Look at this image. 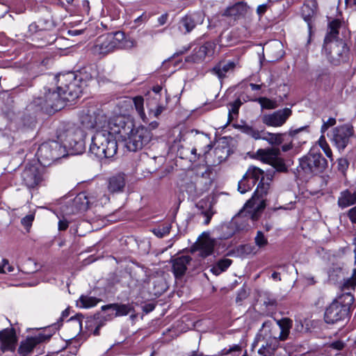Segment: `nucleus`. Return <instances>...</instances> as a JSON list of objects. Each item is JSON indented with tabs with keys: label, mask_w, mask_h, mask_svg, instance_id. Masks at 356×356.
<instances>
[{
	"label": "nucleus",
	"mask_w": 356,
	"mask_h": 356,
	"mask_svg": "<svg viewBox=\"0 0 356 356\" xmlns=\"http://www.w3.org/2000/svg\"><path fill=\"white\" fill-rule=\"evenodd\" d=\"M269 187V183L266 182L264 177H262L252 198L245 203L238 214L243 215L247 213L252 220H257L266 207V200L264 199V195L267 194Z\"/></svg>",
	"instance_id": "obj_6"
},
{
	"label": "nucleus",
	"mask_w": 356,
	"mask_h": 356,
	"mask_svg": "<svg viewBox=\"0 0 356 356\" xmlns=\"http://www.w3.org/2000/svg\"><path fill=\"white\" fill-rule=\"evenodd\" d=\"M215 241L209 237H204L198 239L193 246V250L200 252V255L207 257L213 253Z\"/></svg>",
	"instance_id": "obj_21"
},
{
	"label": "nucleus",
	"mask_w": 356,
	"mask_h": 356,
	"mask_svg": "<svg viewBox=\"0 0 356 356\" xmlns=\"http://www.w3.org/2000/svg\"><path fill=\"white\" fill-rule=\"evenodd\" d=\"M197 208L200 213L205 217L204 223L208 225L214 213L211 202L209 200H201L197 204Z\"/></svg>",
	"instance_id": "obj_26"
},
{
	"label": "nucleus",
	"mask_w": 356,
	"mask_h": 356,
	"mask_svg": "<svg viewBox=\"0 0 356 356\" xmlns=\"http://www.w3.org/2000/svg\"><path fill=\"white\" fill-rule=\"evenodd\" d=\"M332 347L337 350H342L344 347V343L341 341H334L332 343Z\"/></svg>",
	"instance_id": "obj_55"
},
{
	"label": "nucleus",
	"mask_w": 356,
	"mask_h": 356,
	"mask_svg": "<svg viewBox=\"0 0 356 356\" xmlns=\"http://www.w3.org/2000/svg\"><path fill=\"white\" fill-rule=\"evenodd\" d=\"M110 309L115 311L114 316L117 317L127 315L131 311L132 307L129 305L118 303L109 304L102 307L103 311Z\"/></svg>",
	"instance_id": "obj_27"
},
{
	"label": "nucleus",
	"mask_w": 356,
	"mask_h": 356,
	"mask_svg": "<svg viewBox=\"0 0 356 356\" xmlns=\"http://www.w3.org/2000/svg\"><path fill=\"white\" fill-rule=\"evenodd\" d=\"M341 26V22L338 19L332 20L329 24L330 31L326 35L325 38H329L330 40H335L337 39V36L339 35V29Z\"/></svg>",
	"instance_id": "obj_31"
},
{
	"label": "nucleus",
	"mask_w": 356,
	"mask_h": 356,
	"mask_svg": "<svg viewBox=\"0 0 356 356\" xmlns=\"http://www.w3.org/2000/svg\"><path fill=\"white\" fill-rule=\"evenodd\" d=\"M69 321L72 323H74V325L77 326L79 328V330H81L82 323H81V319L80 316H77L75 317H71L70 318Z\"/></svg>",
	"instance_id": "obj_50"
},
{
	"label": "nucleus",
	"mask_w": 356,
	"mask_h": 356,
	"mask_svg": "<svg viewBox=\"0 0 356 356\" xmlns=\"http://www.w3.org/2000/svg\"><path fill=\"white\" fill-rule=\"evenodd\" d=\"M74 133V129H70L66 131L65 134H58V138L64 143L63 145L56 140H50L41 144L37 152L38 159L40 164L44 166L51 165L55 161L67 154V145L73 147V143L79 145V143L72 138Z\"/></svg>",
	"instance_id": "obj_3"
},
{
	"label": "nucleus",
	"mask_w": 356,
	"mask_h": 356,
	"mask_svg": "<svg viewBox=\"0 0 356 356\" xmlns=\"http://www.w3.org/2000/svg\"><path fill=\"white\" fill-rule=\"evenodd\" d=\"M280 154L279 148L259 149L256 152L258 159L272 165L277 171L284 172L286 170V167L284 160L280 157Z\"/></svg>",
	"instance_id": "obj_10"
},
{
	"label": "nucleus",
	"mask_w": 356,
	"mask_h": 356,
	"mask_svg": "<svg viewBox=\"0 0 356 356\" xmlns=\"http://www.w3.org/2000/svg\"><path fill=\"white\" fill-rule=\"evenodd\" d=\"M109 127L125 142L129 151L136 152L147 145L152 139V133L144 127H134L133 122L117 117L109 121Z\"/></svg>",
	"instance_id": "obj_2"
},
{
	"label": "nucleus",
	"mask_w": 356,
	"mask_h": 356,
	"mask_svg": "<svg viewBox=\"0 0 356 356\" xmlns=\"http://www.w3.org/2000/svg\"><path fill=\"white\" fill-rule=\"evenodd\" d=\"M79 119L83 127L87 129L103 127L102 123L106 122V118L94 108L83 110Z\"/></svg>",
	"instance_id": "obj_12"
},
{
	"label": "nucleus",
	"mask_w": 356,
	"mask_h": 356,
	"mask_svg": "<svg viewBox=\"0 0 356 356\" xmlns=\"http://www.w3.org/2000/svg\"><path fill=\"white\" fill-rule=\"evenodd\" d=\"M13 270L14 268L9 264L8 261L3 259L1 264H0V273H11Z\"/></svg>",
	"instance_id": "obj_44"
},
{
	"label": "nucleus",
	"mask_w": 356,
	"mask_h": 356,
	"mask_svg": "<svg viewBox=\"0 0 356 356\" xmlns=\"http://www.w3.org/2000/svg\"><path fill=\"white\" fill-rule=\"evenodd\" d=\"M323 52L330 63L338 65L347 60L349 49L343 40L325 38Z\"/></svg>",
	"instance_id": "obj_7"
},
{
	"label": "nucleus",
	"mask_w": 356,
	"mask_h": 356,
	"mask_svg": "<svg viewBox=\"0 0 356 356\" xmlns=\"http://www.w3.org/2000/svg\"><path fill=\"white\" fill-rule=\"evenodd\" d=\"M277 345L266 341V345L263 344L258 350L259 356H270Z\"/></svg>",
	"instance_id": "obj_38"
},
{
	"label": "nucleus",
	"mask_w": 356,
	"mask_h": 356,
	"mask_svg": "<svg viewBox=\"0 0 356 356\" xmlns=\"http://www.w3.org/2000/svg\"><path fill=\"white\" fill-rule=\"evenodd\" d=\"M192 261L190 256L182 255L172 259V268L176 279L181 278L186 273L187 266Z\"/></svg>",
	"instance_id": "obj_18"
},
{
	"label": "nucleus",
	"mask_w": 356,
	"mask_h": 356,
	"mask_svg": "<svg viewBox=\"0 0 356 356\" xmlns=\"http://www.w3.org/2000/svg\"><path fill=\"white\" fill-rule=\"evenodd\" d=\"M56 90L44 87L33 103L46 112L57 111L64 106L65 102H72L79 97L81 92L77 86L76 77L72 72L56 76Z\"/></svg>",
	"instance_id": "obj_1"
},
{
	"label": "nucleus",
	"mask_w": 356,
	"mask_h": 356,
	"mask_svg": "<svg viewBox=\"0 0 356 356\" xmlns=\"http://www.w3.org/2000/svg\"><path fill=\"white\" fill-rule=\"evenodd\" d=\"M241 104H242V102L240 100V99H237L234 102L229 104L231 108L229 110V114H228V122H232L234 119L232 114L238 115V109H239L240 106H241Z\"/></svg>",
	"instance_id": "obj_42"
},
{
	"label": "nucleus",
	"mask_w": 356,
	"mask_h": 356,
	"mask_svg": "<svg viewBox=\"0 0 356 356\" xmlns=\"http://www.w3.org/2000/svg\"><path fill=\"white\" fill-rule=\"evenodd\" d=\"M348 287H355L356 285V268H354L352 277L346 283Z\"/></svg>",
	"instance_id": "obj_48"
},
{
	"label": "nucleus",
	"mask_w": 356,
	"mask_h": 356,
	"mask_svg": "<svg viewBox=\"0 0 356 356\" xmlns=\"http://www.w3.org/2000/svg\"><path fill=\"white\" fill-rule=\"evenodd\" d=\"M329 79H330V76H329L328 74H322L318 76V77L317 78L316 81L318 83H322V82L323 81H327Z\"/></svg>",
	"instance_id": "obj_58"
},
{
	"label": "nucleus",
	"mask_w": 356,
	"mask_h": 356,
	"mask_svg": "<svg viewBox=\"0 0 356 356\" xmlns=\"http://www.w3.org/2000/svg\"><path fill=\"white\" fill-rule=\"evenodd\" d=\"M353 135V127L349 124L336 127L327 133L330 141L339 152L344 150Z\"/></svg>",
	"instance_id": "obj_9"
},
{
	"label": "nucleus",
	"mask_w": 356,
	"mask_h": 356,
	"mask_svg": "<svg viewBox=\"0 0 356 356\" xmlns=\"http://www.w3.org/2000/svg\"><path fill=\"white\" fill-rule=\"evenodd\" d=\"M246 12V6L243 3H238L234 6L229 8L225 11L226 15L237 16L241 15Z\"/></svg>",
	"instance_id": "obj_32"
},
{
	"label": "nucleus",
	"mask_w": 356,
	"mask_h": 356,
	"mask_svg": "<svg viewBox=\"0 0 356 356\" xmlns=\"http://www.w3.org/2000/svg\"><path fill=\"white\" fill-rule=\"evenodd\" d=\"M232 261L229 259H222L211 268V272L215 275H219L225 271L232 264Z\"/></svg>",
	"instance_id": "obj_29"
},
{
	"label": "nucleus",
	"mask_w": 356,
	"mask_h": 356,
	"mask_svg": "<svg viewBox=\"0 0 356 356\" xmlns=\"http://www.w3.org/2000/svg\"><path fill=\"white\" fill-rule=\"evenodd\" d=\"M258 102L260 104L261 108L265 109H274L278 106L276 101L270 99L267 97L259 98Z\"/></svg>",
	"instance_id": "obj_41"
},
{
	"label": "nucleus",
	"mask_w": 356,
	"mask_h": 356,
	"mask_svg": "<svg viewBox=\"0 0 356 356\" xmlns=\"http://www.w3.org/2000/svg\"><path fill=\"white\" fill-rule=\"evenodd\" d=\"M115 135L118 134L110 129L108 122L107 129L97 130L92 136L89 152L99 159L113 157L118 150Z\"/></svg>",
	"instance_id": "obj_5"
},
{
	"label": "nucleus",
	"mask_w": 356,
	"mask_h": 356,
	"mask_svg": "<svg viewBox=\"0 0 356 356\" xmlns=\"http://www.w3.org/2000/svg\"><path fill=\"white\" fill-rule=\"evenodd\" d=\"M307 128V127H302L300 128H298V129H294V130H291L289 131V134L290 136H296V134H298L299 132L305 130V129Z\"/></svg>",
	"instance_id": "obj_63"
},
{
	"label": "nucleus",
	"mask_w": 356,
	"mask_h": 356,
	"mask_svg": "<svg viewBox=\"0 0 356 356\" xmlns=\"http://www.w3.org/2000/svg\"><path fill=\"white\" fill-rule=\"evenodd\" d=\"M42 341V336L26 338L25 340L21 341L18 348V353L20 356H27L31 354L34 348Z\"/></svg>",
	"instance_id": "obj_22"
},
{
	"label": "nucleus",
	"mask_w": 356,
	"mask_h": 356,
	"mask_svg": "<svg viewBox=\"0 0 356 356\" xmlns=\"http://www.w3.org/2000/svg\"><path fill=\"white\" fill-rule=\"evenodd\" d=\"M264 173V171L260 168L255 166H251L248 168L245 175L246 177H248V178H250L251 180H254V182L256 184L259 179H262Z\"/></svg>",
	"instance_id": "obj_33"
},
{
	"label": "nucleus",
	"mask_w": 356,
	"mask_h": 356,
	"mask_svg": "<svg viewBox=\"0 0 356 356\" xmlns=\"http://www.w3.org/2000/svg\"><path fill=\"white\" fill-rule=\"evenodd\" d=\"M284 134H273L268 131H262L261 139L266 140L268 144L271 145H280L283 141Z\"/></svg>",
	"instance_id": "obj_28"
},
{
	"label": "nucleus",
	"mask_w": 356,
	"mask_h": 356,
	"mask_svg": "<svg viewBox=\"0 0 356 356\" xmlns=\"http://www.w3.org/2000/svg\"><path fill=\"white\" fill-rule=\"evenodd\" d=\"M247 296V293L245 289H241V291L238 293V296L236 298V301L241 300Z\"/></svg>",
	"instance_id": "obj_64"
},
{
	"label": "nucleus",
	"mask_w": 356,
	"mask_h": 356,
	"mask_svg": "<svg viewBox=\"0 0 356 356\" xmlns=\"http://www.w3.org/2000/svg\"><path fill=\"white\" fill-rule=\"evenodd\" d=\"M216 46V44L214 42L209 41L205 42L199 47L198 50L195 51L193 56L187 57L186 61L197 63L203 60L207 56H212L214 53Z\"/></svg>",
	"instance_id": "obj_19"
},
{
	"label": "nucleus",
	"mask_w": 356,
	"mask_h": 356,
	"mask_svg": "<svg viewBox=\"0 0 356 356\" xmlns=\"http://www.w3.org/2000/svg\"><path fill=\"white\" fill-rule=\"evenodd\" d=\"M318 143L319 145V146L322 148L325 147V146L328 145V143H327L326 140H325V138L323 135H322L318 141Z\"/></svg>",
	"instance_id": "obj_59"
},
{
	"label": "nucleus",
	"mask_w": 356,
	"mask_h": 356,
	"mask_svg": "<svg viewBox=\"0 0 356 356\" xmlns=\"http://www.w3.org/2000/svg\"><path fill=\"white\" fill-rule=\"evenodd\" d=\"M299 166L307 175H314L323 172L327 166V160L315 150H310L300 159Z\"/></svg>",
	"instance_id": "obj_8"
},
{
	"label": "nucleus",
	"mask_w": 356,
	"mask_h": 356,
	"mask_svg": "<svg viewBox=\"0 0 356 356\" xmlns=\"http://www.w3.org/2000/svg\"><path fill=\"white\" fill-rule=\"evenodd\" d=\"M241 129L243 133L251 136L255 140L261 139L262 131H259V130H257L248 125L241 127Z\"/></svg>",
	"instance_id": "obj_39"
},
{
	"label": "nucleus",
	"mask_w": 356,
	"mask_h": 356,
	"mask_svg": "<svg viewBox=\"0 0 356 356\" xmlns=\"http://www.w3.org/2000/svg\"><path fill=\"white\" fill-rule=\"evenodd\" d=\"M323 151L324 152L327 158L330 159V161H333V155L331 148L330 147L329 145L325 146V147L322 148Z\"/></svg>",
	"instance_id": "obj_53"
},
{
	"label": "nucleus",
	"mask_w": 356,
	"mask_h": 356,
	"mask_svg": "<svg viewBox=\"0 0 356 356\" xmlns=\"http://www.w3.org/2000/svg\"><path fill=\"white\" fill-rule=\"evenodd\" d=\"M255 184H256L254 182V180H251L250 178H248V177H246V175H244L243 178L238 182V191L241 193L243 194L251 190Z\"/></svg>",
	"instance_id": "obj_30"
},
{
	"label": "nucleus",
	"mask_w": 356,
	"mask_h": 356,
	"mask_svg": "<svg viewBox=\"0 0 356 356\" xmlns=\"http://www.w3.org/2000/svg\"><path fill=\"white\" fill-rule=\"evenodd\" d=\"M268 9V5L266 3H264L261 5H259L257 8V13L259 15L261 16L263 15Z\"/></svg>",
	"instance_id": "obj_51"
},
{
	"label": "nucleus",
	"mask_w": 356,
	"mask_h": 356,
	"mask_svg": "<svg viewBox=\"0 0 356 356\" xmlns=\"http://www.w3.org/2000/svg\"><path fill=\"white\" fill-rule=\"evenodd\" d=\"M242 250L245 254H256L258 252V250L255 246H253L250 244H245L242 246Z\"/></svg>",
	"instance_id": "obj_46"
},
{
	"label": "nucleus",
	"mask_w": 356,
	"mask_h": 356,
	"mask_svg": "<svg viewBox=\"0 0 356 356\" xmlns=\"http://www.w3.org/2000/svg\"><path fill=\"white\" fill-rule=\"evenodd\" d=\"M347 6L353 10H356V0H345Z\"/></svg>",
	"instance_id": "obj_61"
},
{
	"label": "nucleus",
	"mask_w": 356,
	"mask_h": 356,
	"mask_svg": "<svg viewBox=\"0 0 356 356\" xmlns=\"http://www.w3.org/2000/svg\"><path fill=\"white\" fill-rule=\"evenodd\" d=\"M336 122V119L334 118H330L327 121H323V123L325 124L328 127L334 126Z\"/></svg>",
	"instance_id": "obj_62"
},
{
	"label": "nucleus",
	"mask_w": 356,
	"mask_h": 356,
	"mask_svg": "<svg viewBox=\"0 0 356 356\" xmlns=\"http://www.w3.org/2000/svg\"><path fill=\"white\" fill-rule=\"evenodd\" d=\"M356 203V189H346L340 193L338 198V205L343 209Z\"/></svg>",
	"instance_id": "obj_25"
},
{
	"label": "nucleus",
	"mask_w": 356,
	"mask_h": 356,
	"mask_svg": "<svg viewBox=\"0 0 356 356\" xmlns=\"http://www.w3.org/2000/svg\"><path fill=\"white\" fill-rule=\"evenodd\" d=\"M348 161L346 159L341 158L337 161L338 170L344 173L348 168Z\"/></svg>",
	"instance_id": "obj_45"
},
{
	"label": "nucleus",
	"mask_w": 356,
	"mask_h": 356,
	"mask_svg": "<svg viewBox=\"0 0 356 356\" xmlns=\"http://www.w3.org/2000/svg\"><path fill=\"white\" fill-rule=\"evenodd\" d=\"M165 108L164 106H161V105H158L155 109V111H154V117H158L163 111H164ZM152 112H153V111L151 110Z\"/></svg>",
	"instance_id": "obj_56"
},
{
	"label": "nucleus",
	"mask_w": 356,
	"mask_h": 356,
	"mask_svg": "<svg viewBox=\"0 0 356 356\" xmlns=\"http://www.w3.org/2000/svg\"><path fill=\"white\" fill-rule=\"evenodd\" d=\"M170 229L171 225L166 223L159 226L158 228L154 229L153 232L158 237L162 238L169 234Z\"/></svg>",
	"instance_id": "obj_43"
},
{
	"label": "nucleus",
	"mask_w": 356,
	"mask_h": 356,
	"mask_svg": "<svg viewBox=\"0 0 356 356\" xmlns=\"http://www.w3.org/2000/svg\"><path fill=\"white\" fill-rule=\"evenodd\" d=\"M348 216L352 223L356 224V207H353L348 211Z\"/></svg>",
	"instance_id": "obj_49"
},
{
	"label": "nucleus",
	"mask_w": 356,
	"mask_h": 356,
	"mask_svg": "<svg viewBox=\"0 0 356 356\" xmlns=\"http://www.w3.org/2000/svg\"><path fill=\"white\" fill-rule=\"evenodd\" d=\"M126 184L125 175L118 173L109 178L108 181V190L110 193H121Z\"/></svg>",
	"instance_id": "obj_23"
},
{
	"label": "nucleus",
	"mask_w": 356,
	"mask_h": 356,
	"mask_svg": "<svg viewBox=\"0 0 356 356\" xmlns=\"http://www.w3.org/2000/svg\"><path fill=\"white\" fill-rule=\"evenodd\" d=\"M276 323L278 327V339L281 341H284L289 337L293 321L289 318H282L280 320H277Z\"/></svg>",
	"instance_id": "obj_24"
},
{
	"label": "nucleus",
	"mask_w": 356,
	"mask_h": 356,
	"mask_svg": "<svg viewBox=\"0 0 356 356\" xmlns=\"http://www.w3.org/2000/svg\"><path fill=\"white\" fill-rule=\"evenodd\" d=\"M23 183L29 188L38 186L43 180V176L35 165H27L22 172Z\"/></svg>",
	"instance_id": "obj_15"
},
{
	"label": "nucleus",
	"mask_w": 356,
	"mask_h": 356,
	"mask_svg": "<svg viewBox=\"0 0 356 356\" xmlns=\"http://www.w3.org/2000/svg\"><path fill=\"white\" fill-rule=\"evenodd\" d=\"M204 20L203 13L200 11L189 13L180 18L178 29L183 34L186 35L193 31L197 26L202 24Z\"/></svg>",
	"instance_id": "obj_11"
},
{
	"label": "nucleus",
	"mask_w": 356,
	"mask_h": 356,
	"mask_svg": "<svg viewBox=\"0 0 356 356\" xmlns=\"http://www.w3.org/2000/svg\"><path fill=\"white\" fill-rule=\"evenodd\" d=\"M168 18V15L167 13H164V14L161 15L160 17H159L158 19H157L159 25H160V26L164 25L167 22Z\"/></svg>",
	"instance_id": "obj_54"
},
{
	"label": "nucleus",
	"mask_w": 356,
	"mask_h": 356,
	"mask_svg": "<svg viewBox=\"0 0 356 356\" xmlns=\"http://www.w3.org/2000/svg\"><path fill=\"white\" fill-rule=\"evenodd\" d=\"M79 301L81 305V307L84 308H90L97 305V304L100 302L101 300L95 297L81 296L79 298Z\"/></svg>",
	"instance_id": "obj_35"
},
{
	"label": "nucleus",
	"mask_w": 356,
	"mask_h": 356,
	"mask_svg": "<svg viewBox=\"0 0 356 356\" xmlns=\"http://www.w3.org/2000/svg\"><path fill=\"white\" fill-rule=\"evenodd\" d=\"M17 342L15 330L13 328H6L0 331L1 349L3 352L14 351Z\"/></svg>",
	"instance_id": "obj_17"
},
{
	"label": "nucleus",
	"mask_w": 356,
	"mask_h": 356,
	"mask_svg": "<svg viewBox=\"0 0 356 356\" xmlns=\"http://www.w3.org/2000/svg\"><path fill=\"white\" fill-rule=\"evenodd\" d=\"M34 216L33 215H27L24 218L22 219V223L25 227H29L31 225L32 222L33 221Z\"/></svg>",
	"instance_id": "obj_47"
},
{
	"label": "nucleus",
	"mask_w": 356,
	"mask_h": 356,
	"mask_svg": "<svg viewBox=\"0 0 356 356\" xmlns=\"http://www.w3.org/2000/svg\"><path fill=\"white\" fill-rule=\"evenodd\" d=\"M68 221L65 219L60 220L58 222V229L60 231H64L68 227Z\"/></svg>",
	"instance_id": "obj_52"
},
{
	"label": "nucleus",
	"mask_w": 356,
	"mask_h": 356,
	"mask_svg": "<svg viewBox=\"0 0 356 356\" xmlns=\"http://www.w3.org/2000/svg\"><path fill=\"white\" fill-rule=\"evenodd\" d=\"M133 102L136 108V110L137 111L138 115L140 117L145 120V118H146L145 113L144 111V99L141 96H137L135 97L133 99Z\"/></svg>",
	"instance_id": "obj_37"
},
{
	"label": "nucleus",
	"mask_w": 356,
	"mask_h": 356,
	"mask_svg": "<svg viewBox=\"0 0 356 356\" xmlns=\"http://www.w3.org/2000/svg\"><path fill=\"white\" fill-rule=\"evenodd\" d=\"M136 46V41L127 38L122 31L108 33L99 35L91 50L93 54L105 56L120 49H131Z\"/></svg>",
	"instance_id": "obj_4"
},
{
	"label": "nucleus",
	"mask_w": 356,
	"mask_h": 356,
	"mask_svg": "<svg viewBox=\"0 0 356 356\" xmlns=\"http://www.w3.org/2000/svg\"><path fill=\"white\" fill-rule=\"evenodd\" d=\"M95 202L93 196L87 195L85 193H80L72 200L71 203L70 213L86 211L90 204Z\"/></svg>",
	"instance_id": "obj_16"
},
{
	"label": "nucleus",
	"mask_w": 356,
	"mask_h": 356,
	"mask_svg": "<svg viewBox=\"0 0 356 356\" xmlns=\"http://www.w3.org/2000/svg\"><path fill=\"white\" fill-rule=\"evenodd\" d=\"M254 243L259 249H264L268 244V238L261 231L257 232Z\"/></svg>",
	"instance_id": "obj_40"
},
{
	"label": "nucleus",
	"mask_w": 356,
	"mask_h": 356,
	"mask_svg": "<svg viewBox=\"0 0 356 356\" xmlns=\"http://www.w3.org/2000/svg\"><path fill=\"white\" fill-rule=\"evenodd\" d=\"M261 332L266 341L278 345V327L272 321H266L262 325Z\"/></svg>",
	"instance_id": "obj_20"
},
{
	"label": "nucleus",
	"mask_w": 356,
	"mask_h": 356,
	"mask_svg": "<svg viewBox=\"0 0 356 356\" xmlns=\"http://www.w3.org/2000/svg\"><path fill=\"white\" fill-rule=\"evenodd\" d=\"M305 279L307 281V283L309 285H313L316 283L314 277L310 274L306 275L305 276Z\"/></svg>",
	"instance_id": "obj_57"
},
{
	"label": "nucleus",
	"mask_w": 356,
	"mask_h": 356,
	"mask_svg": "<svg viewBox=\"0 0 356 356\" xmlns=\"http://www.w3.org/2000/svg\"><path fill=\"white\" fill-rule=\"evenodd\" d=\"M292 111L284 108L269 114L261 116V122L268 127H278L282 126L291 115Z\"/></svg>",
	"instance_id": "obj_14"
},
{
	"label": "nucleus",
	"mask_w": 356,
	"mask_h": 356,
	"mask_svg": "<svg viewBox=\"0 0 356 356\" xmlns=\"http://www.w3.org/2000/svg\"><path fill=\"white\" fill-rule=\"evenodd\" d=\"M242 348L239 345L234 344L221 350L220 355L222 356H240Z\"/></svg>",
	"instance_id": "obj_34"
},
{
	"label": "nucleus",
	"mask_w": 356,
	"mask_h": 356,
	"mask_svg": "<svg viewBox=\"0 0 356 356\" xmlns=\"http://www.w3.org/2000/svg\"><path fill=\"white\" fill-rule=\"evenodd\" d=\"M186 191L191 194H193L196 192V187L194 184V183L191 182L188 184Z\"/></svg>",
	"instance_id": "obj_60"
},
{
	"label": "nucleus",
	"mask_w": 356,
	"mask_h": 356,
	"mask_svg": "<svg viewBox=\"0 0 356 356\" xmlns=\"http://www.w3.org/2000/svg\"><path fill=\"white\" fill-rule=\"evenodd\" d=\"M235 66L234 63L229 62L226 64H224L222 67L217 66L213 68V71L218 76L219 78H222L225 76V74L230 70L234 69Z\"/></svg>",
	"instance_id": "obj_36"
},
{
	"label": "nucleus",
	"mask_w": 356,
	"mask_h": 356,
	"mask_svg": "<svg viewBox=\"0 0 356 356\" xmlns=\"http://www.w3.org/2000/svg\"><path fill=\"white\" fill-rule=\"evenodd\" d=\"M348 307L338 301H334L326 309L324 319L326 323L334 324L345 318L348 315Z\"/></svg>",
	"instance_id": "obj_13"
}]
</instances>
